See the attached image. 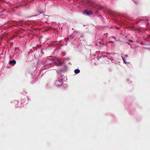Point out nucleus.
Returning <instances> with one entry per match:
<instances>
[{
  "mask_svg": "<svg viewBox=\"0 0 150 150\" xmlns=\"http://www.w3.org/2000/svg\"><path fill=\"white\" fill-rule=\"evenodd\" d=\"M84 12L86 13L88 15H92L93 14V12L89 10H88L87 9H86L84 11Z\"/></svg>",
  "mask_w": 150,
  "mask_h": 150,
  "instance_id": "1",
  "label": "nucleus"
},
{
  "mask_svg": "<svg viewBox=\"0 0 150 150\" xmlns=\"http://www.w3.org/2000/svg\"><path fill=\"white\" fill-rule=\"evenodd\" d=\"M16 63V62L15 60H13L12 61H10L9 63L11 65H14Z\"/></svg>",
  "mask_w": 150,
  "mask_h": 150,
  "instance_id": "2",
  "label": "nucleus"
},
{
  "mask_svg": "<svg viewBox=\"0 0 150 150\" xmlns=\"http://www.w3.org/2000/svg\"><path fill=\"white\" fill-rule=\"evenodd\" d=\"M18 101L17 100H13L11 102V103L13 104H14L16 105H17V104H18Z\"/></svg>",
  "mask_w": 150,
  "mask_h": 150,
  "instance_id": "3",
  "label": "nucleus"
},
{
  "mask_svg": "<svg viewBox=\"0 0 150 150\" xmlns=\"http://www.w3.org/2000/svg\"><path fill=\"white\" fill-rule=\"evenodd\" d=\"M74 73L77 74L79 73L80 72V70L79 69H76L74 70Z\"/></svg>",
  "mask_w": 150,
  "mask_h": 150,
  "instance_id": "4",
  "label": "nucleus"
},
{
  "mask_svg": "<svg viewBox=\"0 0 150 150\" xmlns=\"http://www.w3.org/2000/svg\"><path fill=\"white\" fill-rule=\"evenodd\" d=\"M122 59L124 61V62H125V59H124V58H123V57H122Z\"/></svg>",
  "mask_w": 150,
  "mask_h": 150,
  "instance_id": "5",
  "label": "nucleus"
},
{
  "mask_svg": "<svg viewBox=\"0 0 150 150\" xmlns=\"http://www.w3.org/2000/svg\"><path fill=\"white\" fill-rule=\"evenodd\" d=\"M125 56H126V57H127V55H125Z\"/></svg>",
  "mask_w": 150,
  "mask_h": 150,
  "instance_id": "6",
  "label": "nucleus"
}]
</instances>
